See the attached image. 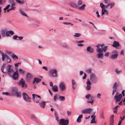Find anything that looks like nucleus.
<instances>
[{"label": "nucleus", "instance_id": "1", "mask_svg": "<svg viewBox=\"0 0 125 125\" xmlns=\"http://www.w3.org/2000/svg\"><path fill=\"white\" fill-rule=\"evenodd\" d=\"M11 66L10 65L6 66L5 64H3L1 67L2 72L4 73L13 72L14 71L11 68Z\"/></svg>", "mask_w": 125, "mask_h": 125}, {"label": "nucleus", "instance_id": "2", "mask_svg": "<svg viewBox=\"0 0 125 125\" xmlns=\"http://www.w3.org/2000/svg\"><path fill=\"white\" fill-rule=\"evenodd\" d=\"M32 96L34 102L36 103H39L41 100V97L39 95L34 94H33Z\"/></svg>", "mask_w": 125, "mask_h": 125}, {"label": "nucleus", "instance_id": "3", "mask_svg": "<svg viewBox=\"0 0 125 125\" xmlns=\"http://www.w3.org/2000/svg\"><path fill=\"white\" fill-rule=\"evenodd\" d=\"M69 123V121L68 119L62 118L59 120V124L60 125H68Z\"/></svg>", "mask_w": 125, "mask_h": 125}, {"label": "nucleus", "instance_id": "4", "mask_svg": "<svg viewBox=\"0 0 125 125\" xmlns=\"http://www.w3.org/2000/svg\"><path fill=\"white\" fill-rule=\"evenodd\" d=\"M122 97V94H119V93H117L116 94L114 98L116 102H118L121 100Z\"/></svg>", "mask_w": 125, "mask_h": 125}, {"label": "nucleus", "instance_id": "5", "mask_svg": "<svg viewBox=\"0 0 125 125\" xmlns=\"http://www.w3.org/2000/svg\"><path fill=\"white\" fill-rule=\"evenodd\" d=\"M57 72L55 69L51 70L50 71V74L51 76L56 77L57 76Z\"/></svg>", "mask_w": 125, "mask_h": 125}, {"label": "nucleus", "instance_id": "6", "mask_svg": "<svg viewBox=\"0 0 125 125\" xmlns=\"http://www.w3.org/2000/svg\"><path fill=\"white\" fill-rule=\"evenodd\" d=\"M104 46V44H103L102 45L98 44L96 46L97 47L96 50L97 52L98 53L103 52Z\"/></svg>", "mask_w": 125, "mask_h": 125}, {"label": "nucleus", "instance_id": "7", "mask_svg": "<svg viewBox=\"0 0 125 125\" xmlns=\"http://www.w3.org/2000/svg\"><path fill=\"white\" fill-rule=\"evenodd\" d=\"M18 84L20 85H21L23 88H26L27 87V85L26 83L24 80L22 79H21V81H19Z\"/></svg>", "mask_w": 125, "mask_h": 125}, {"label": "nucleus", "instance_id": "8", "mask_svg": "<svg viewBox=\"0 0 125 125\" xmlns=\"http://www.w3.org/2000/svg\"><path fill=\"white\" fill-rule=\"evenodd\" d=\"M22 96L24 100L26 101L30 102L31 101L30 98L27 94L25 93H22Z\"/></svg>", "mask_w": 125, "mask_h": 125}, {"label": "nucleus", "instance_id": "9", "mask_svg": "<svg viewBox=\"0 0 125 125\" xmlns=\"http://www.w3.org/2000/svg\"><path fill=\"white\" fill-rule=\"evenodd\" d=\"M92 110V109L91 108L86 109L83 110L82 112L83 114H90Z\"/></svg>", "mask_w": 125, "mask_h": 125}, {"label": "nucleus", "instance_id": "10", "mask_svg": "<svg viewBox=\"0 0 125 125\" xmlns=\"http://www.w3.org/2000/svg\"><path fill=\"white\" fill-rule=\"evenodd\" d=\"M14 34V32L12 30L7 31H6V36L10 37L13 35Z\"/></svg>", "mask_w": 125, "mask_h": 125}, {"label": "nucleus", "instance_id": "11", "mask_svg": "<svg viewBox=\"0 0 125 125\" xmlns=\"http://www.w3.org/2000/svg\"><path fill=\"white\" fill-rule=\"evenodd\" d=\"M112 53L114 54L111 55V58L112 59H115L117 58L118 56L117 52L116 51H115L113 52Z\"/></svg>", "mask_w": 125, "mask_h": 125}, {"label": "nucleus", "instance_id": "12", "mask_svg": "<svg viewBox=\"0 0 125 125\" xmlns=\"http://www.w3.org/2000/svg\"><path fill=\"white\" fill-rule=\"evenodd\" d=\"M86 84H87L86 87V89L88 91L90 90L91 88V83L89 79L87 80Z\"/></svg>", "mask_w": 125, "mask_h": 125}, {"label": "nucleus", "instance_id": "13", "mask_svg": "<svg viewBox=\"0 0 125 125\" xmlns=\"http://www.w3.org/2000/svg\"><path fill=\"white\" fill-rule=\"evenodd\" d=\"M108 14V11L105 8L103 9H102L101 16H103L104 15H107Z\"/></svg>", "mask_w": 125, "mask_h": 125}, {"label": "nucleus", "instance_id": "14", "mask_svg": "<svg viewBox=\"0 0 125 125\" xmlns=\"http://www.w3.org/2000/svg\"><path fill=\"white\" fill-rule=\"evenodd\" d=\"M18 73L17 71L14 72L13 75V78L15 80L18 79Z\"/></svg>", "mask_w": 125, "mask_h": 125}, {"label": "nucleus", "instance_id": "15", "mask_svg": "<svg viewBox=\"0 0 125 125\" xmlns=\"http://www.w3.org/2000/svg\"><path fill=\"white\" fill-rule=\"evenodd\" d=\"M114 116L113 115H112L110 116V125H113L114 124V120L113 118Z\"/></svg>", "mask_w": 125, "mask_h": 125}, {"label": "nucleus", "instance_id": "16", "mask_svg": "<svg viewBox=\"0 0 125 125\" xmlns=\"http://www.w3.org/2000/svg\"><path fill=\"white\" fill-rule=\"evenodd\" d=\"M59 87L61 88V90L63 91L65 90V87L64 83H61L59 85Z\"/></svg>", "mask_w": 125, "mask_h": 125}, {"label": "nucleus", "instance_id": "17", "mask_svg": "<svg viewBox=\"0 0 125 125\" xmlns=\"http://www.w3.org/2000/svg\"><path fill=\"white\" fill-rule=\"evenodd\" d=\"M90 80L92 81L96 79V77L94 74L91 73L90 75Z\"/></svg>", "mask_w": 125, "mask_h": 125}, {"label": "nucleus", "instance_id": "18", "mask_svg": "<svg viewBox=\"0 0 125 125\" xmlns=\"http://www.w3.org/2000/svg\"><path fill=\"white\" fill-rule=\"evenodd\" d=\"M32 75L30 73H28L26 75V79L27 81H29L32 78Z\"/></svg>", "mask_w": 125, "mask_h": 125}, {"label": "nucleus", "instance_id": "19", "mask_svg": "<svg viewBox=\"0 0 125 125\" xmlns=\"http://www.w3.org/2000/svg\"><path fill=\"white\" fill-rule=\"evenodd\" d=\"M19 11L20 12L21 15L23 16H26L28 18V17L27 15L24 12L23 10L20 9L19 10Z\"/></svg>", "mask_w": 125, "mask_h": 125}, {"label": "nucleus", "instance_id": "20", "mask_svg": "<svg viewBox=\"0 0 125 125\" xmlns=\"http://www.w3.org/2000/svg\"><path fill=\"white\" fill-rule=\"evenodd\" d=\"M87 52L90 53H93L94 51L93 48H91L90 46H89L87 48Z\"/></svg>", "mask_w": 125, "mask_h": 125}, {"label": "nucleus", "instance_id": "21", "mask_svg": "<svg viewBox=\"0 0 125 125\" xmlns=\"http://www.w3.org/2000/svg\"><path fill=\"white\" fill-rule=\"evenodd\" d=\"M114 3H109L106 5V7H107L108 9H111L113 6L114 5Z\"/></svg>", "mask_w": 125, "mask_h": 125}, {"label": "nucleus", "instance_id": "22", "mask_svg": "<svg viewBox=\"0 0 125 125\" xmlns=\"http://www.w3.org/2000/svg\"><path fill=\"white\" fill-rule=\"evenodd\" d=\"M1 36L3 37H6V31L4 29L1 30Z\"/></svg>", "mask_w": 125, "mask_h": 125}, {"label": "nucleus", "instance_id": "23", "mask_svg": "<svg viewBox=\"0 0 125 125\" xmlns=\"http://www.w3.org/2000/svg\"><path fill=\"white\" fill-rule=\"evenodd\" d=\"M17 38H18L19 39H22L25 38L23 36L18 37V36L16 35H14L13 36V39H16Z\"/></svg>", "mask_w": 125, "mask_h": 125}, {"label": "nucleus", "instance_id": "24", "mask_svg": "<svg viewBox=\"0 0 125 125\" xmlns=\"http://www.w3.org/2000/svg\"><path fill=\"white\" fill-rule=\"evenodd\" d=\"M112 45L114 47H115L119 46V44L118 42L116 41H114Z\"/></svg>", "mask_w": 125, "mask_h": 125}, {"label": "nucleus", "instance_id": "25", "mask_svg": "<svg viewBox=\"0 0 125 125\" xmlns=\"http://www.w3.org/2000/svg\"><path fill=\"white\" fill-rule=\"evenodd\" d=\"M52 89L54 92H56L58 91V87L57 86L54 85L52 88Z\"/></svg>", "mask_w": 125, "mask_h": 125}, {"label": "nucleus", "instance_id": "26", "mask_svg": "<svg viewBox=\"0 0 125 125\" xmlns=\"http://www.w3.org/2000/svg\"><path fill=\"white\" fill-rule=\"evenodd\" d=\"M94 102V100L93 97H91L90 99L88 100L87 101V103H90L92 104H93V103Z\"/></svg>", "mask_w": 125, "mask_h": 125}, {"label": "nucleus", "instance_id": "27", "mask_svg": "<svg viewBox=\"0 0 125 125\" xmlns=\"http://www.w3.org/2000/svg\"><path fill=\"white\" fill-rule=\"evenodd\" d=\"M9 3L11 4V7H13L15 5V3L13 0H10Z\"/></svg>", "mask_w": 125, "mask_h": 125}, {"label": "nucleus", "instance_id": "28", "mask_svg": "<svg viewBox=\"0 0 125 125\" xmlns=\"http://www.w3.org/2000/svg\"><path fill=\"white\" fill-rule=\"evenodd\" d=\"M98 57L99 58H101L102 59L103 58V53L102 52L98 53L97 54Z\"/></svg>", "mask_w": 125, "mask_h": 125}, {"label": "nucleus", "instance_id": "29", "mask_svg": "<svg viewBox=\"0 0 125 125\" xmlns=\"http://www.w3.org/2000/svg\"><path fill=\"white\" fill-rule=\"evenodd\" d=\"M82 114H81L80 115L77 119V122L78 123H80L81 121V119L82 118Z\"/></svg>", "mask_w": 125, "mask_h": 125}, {"label": "nucleus", "instance_id": "30", "mask_svg": "<svg viewBox=\"0 0 125 125\" xmlns=\"http://www.w3.org/2000/svg\"><path fill=\"white\" fill-rule=\"evenodd\" d=\"M71 6L74 8H76L77 7V5L74 3H71Z\"/></svg>", "mask_w": 125, "mask_h": 125}, {"label": "nucleus", "instance_id": "31", "mask_svg": "<svg viewBox=\"0 0 125 125\" xmlns=\"http://www.w3.org/2000/svg\"><path fill=\"white\" fill-rule=\"evenodd\" d=\"M86 5L85 4H83L78 8V9L80 10H83L85 9Z\"/></svg>", "mask_w": 125, "mask_h": 125}, {"label": "nucleus", "instance_id": "32", "mask_svg": "<svg viewBox=\"0 0 125 125\" xmlns=\"http://www.w3.org/2000/svg\"><path fill=\"white\" fill-rule=\"evenodd\" d=\"M41 107L42 108L44 107V105H45V103L44 102H41L39 104Z\"/></svg>", "mask_w": 125, "mask_h": 125}, {"label": "nucleus", "instance_id": "33", "mask_svg": "<svg viewBox=\"0 0 125 125\" xmlns=\"http://www.w3.org/2000/svg\"><path fill=\"white\" fill-rule=\"evenodd\" d=\"M41 81V80L39 78H35L34 80V81L36 82L37 83H38Z\"/></svg>", "mask_w": 125, "mask_h": 125}, {"label": "nucleus", "instance_id": "34", "mask_svg": "<svg viewBox=\"0 0 125 125\" xmlns=\"http://www.w3.org/2000/svg\"><path fill=\"white\" fill-rule=\"evenodd\" d=\"M100 5L101 8H102V9L107 7H106V5L105 6L102 3H100Z\"/></svg>", "mask_w": 125, "mask_h": 125}, {"label": "nucleus", "instance_id": "35", "mask_svg": "<svg viewBox=\"0 0 125 125\" xmlns=\"http://www.w3.org/2000/svg\"><path fill=\"white\" fill-rule=\"evenodd\" d=\"M16 95L17 97L20 98L21 96V93L20 92H16Z\"/></svg>", "mask_w": 125, "mask_h": 125}, {"label": "nucleus", "instance_id": "36", "mask_svg": "<svg viewBox=\"0 0 125 125\" xmlns=\"http://www.w3.org/2000/svg\"><path fill=\"white\" fill-rule=\"evenodd\" d=\"M6 57L7 62L8 63L10 62L11 61V60L9 56L7 55H6Z\"/></svg>", "mask_w": 125, "mask_h": 125}, {"label": "nucleus", "instance_id": "37", "mask_svg": "<svg viewBox=\"0 0 125 125\" xmlns=\"http://www.w3.org/2000/svg\"><path fill=\"white\" fill-rule=\"evenodd\" d=\"M31 118L33 120L36 121L37 119L36 118L35 116L33 115H31Z\"/></svg>", "mask_w": 125, "mask_h": 125}, {"label": "nucleus", "instance_id": "38", "mask_svg": "<svg viewBox=\"0 0 125 125\" xmlns=\"http://www.w3.org/2000/svg\"><path fill=\"white\" fill-rule=\"evenodd\" d=\"M17 2L21 5H23L24 4L23 1H22L19 0H15Z\"/></svg>", "mask_w": 125, "mask_h": 125}, {"label": "nucleus", "instance_id": "39", "mask_svg": "<svg viewBox=\"0 0 125 125\" xmlns=\"http://www.w3.org/2000/svg\"><path fill=\"white\" fill-rule=\"evenodd\" d=\"M19 73L20 74H23L25 73V71L22 69H19Z\"/></svg>", "mask_w": 125, "mask_h": 125}, {"label": "nucleus", "instance_id": "40", "mask_svg": "<svg viewBox=\"0 0 125 125\" xmlns=\"http://www.w3.org/2000/svg\"><path fill=\"white\" fill-rule=\"evenodd\" d=\"M81 35V34L80 33H76L74 34L73 36L75 37H78L80 36Z\"/></svg>", "mask_w": 125, "mask_h": 125}, {"label": "nucleus", "instance_id": "41", "mask_svg": "<svg viewBox=\"0 0 125 125\" xmlns=\"http://www.w3.org/2000/svg\"><path fill=\"white\" fill-rule=\"evenodd\" d=\"M117 83L116 82L115 83L113 86V88L114 89L116 90V89L117 87Z\"/></svg>", "mask_w": 125, "mask_h": 125}, {"label": "nucleus", "instance_id": "42", "mask_svg": "<svg viewBox=\"0 0 125 125\" xmlns=\"http://www.w3.org/2000/svg\"><path fill=\"white\" fill-rule=\"evenodd\" d=\"M12 57L14 60L18 59V58L17 56L14 54H12Z\"/></svg>", "mask_w": 125, "mask_h": 125}, {"label": "nucleus", "instance_id": "43", "mask_svg": "<svg viewBox=\"0 0 125 125\" xmlns=\"http://www.w3.org/2000/svg\"><path fill=\"white\" fill-rule=\"evenodd\" d=\"M115 71L117 74H118L121 73L122 72L121 71L119 70L117 68H116L115 69Z\"/></svg>", "mask_w": 125, "mask_h": 125}, {"label": "nucleus", "instance_id": "44", "mask_svg": "<svg viewBox=\"0 0 125 125\" xmlns=\"http://www.w3.org/2000/svg\"><path fill=\"white\" fill-rule=\"evenodd\" d=\"M59 98L60 100L62 101H63L65 100L64 97L62 96H60L59 97Z\"/></svg>", "mask_w": 125, "mask_h": 125}, {"label": "nucleus", "instance_id": "45", "mask_svg": "<svg viewBox=\"0 0 125 125\" xmlns=\"http://www.w3.org/2000/svg\"><path fill=\"white\" fill-rule=\"evenodd\" d=\"M15 9V7H12L10 9L8 10H7V12H9L11 10H14Z\"/></svg>", "mask_w": 125, "mask_h": 125}, {"label": "nucleus", "instance_id": "46", "mask_svg": "<svg viewBox=\"0 0 125 125\" xmlns=\"http://www.w3.org/2000/svg\"><path fill=\"white\" fill-rule=\"evenodd\" d=\"M63 23L66 25H70L71 26H73V24H72L71 22H64Z\"/></svg>", "mask_w": 125, "mask_h": 125}, {"label": "nucleus", "instance_id": "47", "mask_svg": "<svg viewBox=\"0 0 125 125\" xmlns=\"http://www.w3.org/2000/svg\"><path fill=\"white\" fill-rule=\"evenodd\" d=\"M91 70L92 69L91 68H89L86 71V72L87 73H89L91 72Z\"/></svg>", "mask_w": 125, "mask_h": 125}, {"label": "nucleus", "instance_id": "48", "mask_svg": "<svg viewBox=\"0 0 125 125\" xmlns=\"http://www.w3.org/2000/svg\"><path fill=\"white\" fill-rule=\"evenodd\" d=\"M95 116H94L93 118L91 121V123H93L95 122Z\"/></svg>", "mask_w": 125, "mask_h": 125}, {"label": "nucleus", "instance_id": "49", "mask_svg": "<svg viewBox=\"0 0 125 125\" xmlns=\"http://www.w3.org/2000/svg\"><path fill=\"white\" fill-rule=\"evenodd\" d=\"M100 116L101 118H103V119H104V113L103 112H101L100 115Z\"/></svg>", "mask_w": 125, "mask_h": 125}, {"label": "nucleus", "instance_id": "50", "mask_svg": "<svg viewBox=\"0 0 125 125\" xmlns=\"http://www.w3.org/2000/svg\"><path fill=\"white\" fill-rule=\"evenodd\" d=\"M6 0H0V4H3L5 2Z\"/></svg>", "mask_w": 125, "mask_h": 125}, {"label": "nucleus", "instance_id": "51", "mask_svg": "<svg viewBox=\"0 0 125 125\" xmlns=\"http://www.w3.org/2000/svg\"><path fill=\"white\" fill-rule=\"evenodd\" d=\"M82 1L81 0H79L78 1V5H81L82 3Z\"/></svg>", "mask_w": 125, "mask_h": 125}, {"label": "nucleus", "instance_id": "52", "mask_svg": "<svg viewBox=\"0 0 125 125\" xmlns=\"http://www.w3.org/2000/svg\"><path fill=\"white\" fill-rule=\"evenodd\" d=\"M107 46H105L104 47L103 46V51L105 52L106 51L107 49Z\"/></svg>", "mask_w": 125, "mask_h": 125}, {"label": "nucleus", "instance_id": "53", "mask_svg": "<svg viewBox=\"0 0 125 125\" xmlns=\"http://www.w3.org/2000/svg\"><path fill=\"white\" fill-rule=\"evenodd\" d=\"M2 60L3 61H4V59L5 58V57L6 56L4 55V54L3 53H2Z\"/></svg>", "mask_w": 125, "mask_h": 125}, {"label": "nucleus", "instance_id": "54", "mask_svg": "<svg viewBox=\"0 0 125 125\" xmlns=\"http://www.w3.org/2000/svg\"><path fill=\"white\" fill-rule=\"evenodd\" d=\"M10 4L8 5L6 7L4 8L3 9L4 10H6L9 7H10Z\"/></svg>", "mask_w": 125, "mask_h": 125}, {"label": "nucleus", "instance_id": "55", "mask_svg": "<svg viewBox=\"0 0 125 125\" xmlns=\"http://www.w3.org/2000/svg\"><path fill=\"white\" fill-rule=\"evenodd\" d=\"M91 96V95L90 94H88L86 95L85 96V98L86 99H88Z\"/></svg>", "mask_w": 125, "mask_h": 125}, {"label": "nucleus", "instance_id": "56", "mask_svg": "<svg viewBox=\"0 0 125 125\" xmlns=\"http://www.w3.org/2000/svg\"><path fill=\"white\" fill-rule=\"evenodd\" d=\"M21 64V62H19L15 64L14 65H15V66L16 67H18Z\"/></svg>", "mask_w": 125, "mask_h": 125}, {"label": "nucleus", "instance_id": "57", "mask_svg": "<svg viewBox=\"0 0 125 125\" xmlns=\"http://www.w3.org/2000/svg\"><path fill=\"white\" fill-rule=\"evenodd\" d=\"M96 14H97V17L98 18H99L100 17V15L99 14V13L98 11H97L96 12Z\"/></svg>", "mask_w": 125, "mask_h": 125}, {"label": "nucleus", "instance_id": "58", "mask_svg": "<svg viewBox=\"0 0 125 125\" xmlns=\"http://www.w3.org/2000/svg\"><path fill=\"white\" fill-rule=\"evenodd\" d=\"M109 54V52H107L105 53V54L104 55L106 57H107L108 56Z\"/></svg>", "mask_w": 125, "mask_h": 125}, {"label": "nucleus", "instance_id": "59", "mask_svg": "<svg viewBox=\"0 0 125 125\" xmlns=\"http://www.w3.org/2000/svg\"><path fill=\"white\" fill-rule=\"evenodd\" d=\"M84 76H83V79H85L87 75H86V73H84Z\"/></svg>", "mask_w": 125, "mask_h": 125}, {"label": "nucleus", "instance_id": "60", "mask_svg": "<svg viewBox=\"0 0 125 125\" xmlns=\"http://www.w3.org/2000/svg\"><path fill=\"white\" fill-rule=\"evenodd\" d=\"M101 96V95L99 93L97 95V97L99 98H101L100 96Z\"/></svg>", "mask_w": 125, "mask_h": 125}, {"label": "nucleus", "instance_id": "61", "mask_svg": "<svg viewBox=\"0 0 125 125\" xmlns=\"http://www.w3.org/2000/svg\"><path fill=\"white\" fill-rule=\"evenodd\" d=\"M2 94H5L6 95H8L9 94L7 92H6L5 93L3 92L2 93Z\"/></svg>", "mask_w": 125, "mask_h": 125}, {"label": "nucleus", "instance_id": "62", "mask_svg": "<svg viewBox=\"0 0 125 125\" xmlns=\"http://www.w3.org/2000/svg\"><path fill=\"white\" fill-rule=\"evenodd\" d=\"M125 117L124 115L123 116L122 118L121 116H120V118L121 119V121H122V120H123L125 118Z\"/></svg>", "mask_w": 125, "mask_h": 125}, {"label": "nucleus", "instance_id": "63", "mask_svg": "<svg viewBox=\"0 0 125 125\" xmlns=\"http://www.w3.org/2000/svg\"><path fill=\"white\" fill-rule=\"evenodd\" d=\"M43 68L45 69L46 71H48V69L46 67L43 66Z\"/></svg>", "mask_w": 125, "mask_h": 125}, {"label": "nucleus", "instance_id": "64", "mask_svg": "<svg viewBox=\"0 0 125 125\" xmlns=\"http://www.w3.org/2000/svg\"><path fill=\"white\" fill-rule=\"evenodd\" d=\"M72 83L73 84V85H74L75 84H76V83L73 80H72Z\"/></svg>", "mask_w": 125, "mask_h": 125}]
</instances>
